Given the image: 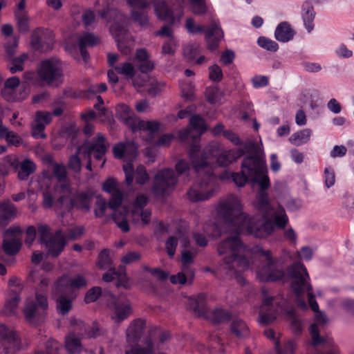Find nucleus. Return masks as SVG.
Masks as SVG:
<instances>
[{
    "label": "nucleus",
    "mask_w": 354,
    "mask_h": 354,
    "mask_svg": "<svg viewBox=\"0 0 354 354\" xmlns=\"http://www.w3.org/2000/svg\"><path fill=\"white\" fill-rule=\"evenodd\" d=\"M217 213L226 223L236 227L237 231L234 235L226 238L218 245L219 255L224 256L220 270L230 278H235L239 283L245 284V280L241 272L249 266L248 255L250 250L241 241L239 232L246 231L256 238L266 239L274 233V223L266 216H263L261 220L249 217L243 212L240 200L234 195L220 201Z\"/></svg>",
    "instance_id": "f257e3e1"
},
{
    "label": "nucleus",
    "mask_w": 354,
    "mask_h": 354,
    "mask_svg": "<svg viewBox=\"0 0 354 354\" xmlns=\"http://www.w3.org/2000/svg\"><path fill=\"white\" fill-rule=\"evenodd\" d=\"M188 154L196 172L203 177L192 185L187 194L192 202L209 199L216 190V178L211 169L212 165L225 167L243 156V151L236 149H224L218 143H210L201 151L200 145L194 144L188 150Z\"/></svg>",
    "instance_id": "f03ea898"
},
{
    "label": "nucleus",
    "mask_w": 354,
    "mask_h": 354,
    "mask_svg": "<svg viewBox=\"0 0 354 354\" xmlns=\"http://www.w3.org/2000/svg\"><path fill=\"white\" fill-rule=\"evenodd\" d=\"M254 252L263 259L257 268V277L261 281L275 282L290 280V287L297 297V305L303 310L308 308L301 295L307 292H313L309 282L310 277L304 265L300 262L293 263L288 267L283 262L272 257L271 251L257 246Z\"/></svg>",
    "instance_id": "7ed1b4c3"
},
{
    "label": "nucleus",
    "mask_w": 354,
    "mask_h": 354,
    "mask_svg": "<svg viewBox=\"0 0 354 354\" xmlns=\"http://www.w3.org/2000/svg\"><path fill=\"white\" fill-rule=\"evenodd\" d=\"M267 167L261 156H247L241 162V171L230 174L232 181L238 187H243L248 181L257 183L263 190L270 186Z\"/></svg>",
    "instance_id": "20e7f679"
},
{
    "label": "nucleus",
    "mask_w": 354,
    "mask_h": 354,
    "mask_svg": "<svg viewBox=\"0 0 354 354\" xmlns=\"http://www.w3.org/2000/svg\"><path fill=\"white\" fill-rule=\"evenodd\" d=\"M50 281L46 277L41 278L39 290L36 292L35 299L29 298L26 301L24 314L26 320L32 324H39L45 317L48 308L47 291Z\"/></svg>",
    "instance_id": "39448f33"
},
{
    "label": "nucleus",
    "mask_w": 354,
    "mask_h": 354,
    "mask_svg": "<svg viewBox=\"0 0 354 354\" xmlns=\"http://www.w3.org/2000/svg\"><path fill=\"white\" fill-rule=\"evenodd\" d=\"M39 80L48 86H59L63 82L64 66L57 57L42 60L37 68Z\"/></svg>",
    "instance_id": "423d86ee"
},
{
    "label": "nucleus",
    "mask_w": 354,
    "mask_h": 354,
    "mask_svg": "<svg viewBox=\"0 0 354 354\" xmlns=\"http://www.w3.org/2000/svg\"><path fill=\"white\" fill-rule=\"evenodd\" d=\"M113 153L115 158H124L125 163L123 165V170L125 174V180L128 185H130L134 177V170L132 162L137 157L138 146L131 141L119 142L113 148Z\"/></svg>",
    "instance_id": "0eeeda50"
},
{
    "label": "nucleus",
    "mask_w": 354,
    "mask_h": 354,
    "mask_svg": "<svg viewBox=\"0 0 354 354\" xmlns=\"http://www.w3.org/2000/svg\"><path fill=\"white\" fill-rule=\"evenodd\" d=\"M37 233L40 242L46 245L50 256L57 257L64 250L66 241L61 230H57L53 235L48 225H41L38 227Z\"/></svg>",
    "instance_id": "6e6552de"
},
{
    "label": "nucleus",
    "mask_w": 354,
    "mask_h": 354,
    "mask_svg": "<svg viewBox=\"0 0 354 354\" xmlns=\"http://www.w3.org/2000/svg\"><path fill=\"white\" fill-rule=\"evenodd\" d=\"M98 15L101 18L106 19L108 22L113 21L110 32L118 44L122 43L127 32V17L117 9L110 8L98 11Z\"/></svg>",
    "instance_id": "1a4fd4ad"
},
{
    "label": "nucleus",
    "mask_w": 354,
    "mask_h": 354,
    "mask_svg": "<svg viewBox=\"0 0 354 354\" xmlns=\"http://www.w3.org/2000/svg\"><path fill=\"white\" fill-rule=\"evenodd\" d=\"M178 182V176L171 168L163 169L154 176L152 192L156 196H165L173 191Z\"/></svg>",
    "instance_id": "9d476101"
},
{
    "label": "nucleus",
    "mask_w": 354,
    "mask_h": 354,
    "mask_svg": "<svg viewBox=\"0 0 354 354\" xmlns=\"http://www.w3.org/2000/svg\"><path fill=\"white\" fill-rule=\"evenodd\" d=\"M109 147V143L106 138L100 133L97 134L95 138L93 139L91 142L84 143L80 147L78 148L77 153H83L86 158H93L96 160H102L100 167H103L105 163L104 156Z\"/></svg>",
    "instance_id": "9b49d317"
},
{
    "label": "nucleus",
    "mask_w": 354,
    "mask_h": 354,
    "mask_svg": "<svg viewBox=\"0 0 354 354\" xmlns=\"http://www.w3.org/2000/svg\"><path fill=\"white\" fill-rule=\"evenodd\" d=\"M186 0H172V7L169 8L165 1L155 5V12L162 20H168L171 24L180 21L184 15Z\"/></svg>",
    "instance_id": "f8f14e48"
},
{
    "label": "nucleus",
    "mask_w": 354,
    "mask_h": 354,
    "mask_svg": "<svg viewBox=\"0 0 354 354\" xmlns=\"http://www.w3.org/2000/svg\"><path fill=\"white\" fill-rule=\"evenodd\" d=\"M189 127L178 132V139L181 142L192 139L193 143L190 145L189 147L194 144L199 145L198 140L207 129L205 120L199 115H194L189 118Z\"/></svg>",
    "instance_id": "ddd939ff"
},
{
    "label": "nucleus",
    "mask_w": 354,
    "mask_h": 354,
    "mask_svg": "<svg viewBox=\"0 0 354 354\" xmlns=\"http://www.w3.org/2000/svg\"><path fill=\"white\" fill-rule=\"evenodd\" d=\"M30 44L35 50L41 53L49 51L54 44L53 34L49 30L37 28L32 33Z\"/></svg>",
    "instance_id": "4468645a"
},
{
    "label": "nucleus",
    "mask_w": 354,
    "mask_h": 354,
    "mask_svg": "<svg viewBox=\"0 0 354 354\" xmlns=\"http://www.w3.org/2000/svg\"><path fill=\"white\" fill-rule=\"evenodd\" d=\"M107 304L113 312L111 318L118 324L128 318L131 314L130 305L119 300L113 295H110V299Z\"/></svg>",
    "instance_id": "2eb2a0df"
},
{
    "label": "nucleus",
    "mask_w": 354,
    "mask_h": 354,
    "mask_svg": "<svg viewBox=\"0 0 354 354\" xmlns=\"http://www.w3.org/2000/svg\"><path fill=\"white\" fill-rule=\"evenodd\" d=\"M53 174L58 181L55 188L62 193L57 201L59 203H64L68 195L71 192L70 185L68 183L66 169L64 165L53 163Z\"/></svg>",
    "instance_id": "dca6fc26"
},
{
    "label": "nucleus",
    "mask_w": 354,
    "mask_h": 354,
    "mask_svg": "<svg viewBox=\"0 0 354 354\" xmlns=\"http://www.w3.org/2000/svg\"><path fill=\"white\" fill-rule=\"evenodd\" d=\"M21 233L19 227H10L5 232V235L10 236V239H4L3 241V252L9 255L12 256L18 252L21 247V241L17 236Z\"/></svg>",
    "instance_id": "f3484780"
},
{
    "label": "nucleus",
    "mask_w": 354,
    "mask_h": 354,
    "mask_svg": "<svg viewBox=\"0 0 354 354\" xmlns=\"http://www.w3.org/2000/svg\"><path fill=\"white\" fill-rule=\"evenodd\" d=\"M86 284L87 281L82 275L78 274L73 278L64 276L57 281L56 288L71 294L73 290L86 286Z\"/></svg>",
    "instance_id": "a211bd4d"
},
{
    "label": "nucleus",
    "mask_w": 354,
    "mask_h": 354,
    "mask_svg": "<svg viewBox=\"0 0 354 354\" xmlns=\"http://www.w3.org/2000/svg\"><path fill=\"white\" fill-rule=\"evenodd\" d=\"M224 37V32L218 22L212 21L209 28L205 31V39L207 48L211 51L216 50L220 41Z\"/></svg>",
    "instance_id": "6ab92c4d"
},
{
    "label": "nucleus",
    "mask_w": 354,
    "mask_h": 354,
    "mask_svg": "<svg viewBox=\"0 0 354 354\" xmlns=\"http://www.w3.org/2000/svg\"><path fill=\"white\" fill-rule=\"evenodd\" d=\"M51 122V113L46 111H37L35 119L32 126V136L35 138H46L44 133L46 125Z\"/></svg>",
    "instance_id": "aec40b11"
},
{
    "label": "nucleus",
    "mask_w": 354,
    "mask_h": 354,
    "mask_svg": "<svg viewBox=\"0 0 354 354\" xmlns=\"http://www.w3.org/2000/svg\"><path fill=\"white\" fill-rule=\"evenodd\" d=\"M10 165L15 169H19L18 178L21 180H27L36 169L35 164L30 159H25L22 162H19L18 159L12 158L10 159Z\"/></svg>",
    "instance_id": "412c9836"
},
{
    "label": "nucleus",
    "mask_w": 354,
    "mask_h": 354,
    "mask_svg": "<svg viewBox=\"0 0 354 354\" xmlns=\"http://www.w3.org/2000/svg\"><path fill=\"white\" fill-rule=\"evenodd\" d=\"M309 330L312 338V345L313 346L315 347L320 344H325L326 348H330L326 352L317 351L316 354H334L331 349L334 344L332 339L321 337L319 335V331L317 324H311Z\"/></svg>",
    "instance_id": "4be33fe9"
},
{
    "label": "nucleus",
    "mask_w": 354,
    "mask_h": 354,
    "mask_svg": "<svg viewBox=\"0 0 354 354\" xmlns=\"http://www.w3.org/2000/svg\"><path fill=\"white\" fill-rule=\"evenodd\" d=\"M266 216L272 220L274 228L284 229L289 221L285 209L281 205H278L276 208L274 207Z\"/></svg>",
    "instance_id": "5701e85b"
},
{
    "label": "nucleus",
    "mask_w": 354,
    "mask_h": 354,
    "mask_svg": "<svg viewBox=\"0 0 354 354\" xmlns=\"http://www.w3.org/2000/svg\"><path fill=\"white\" fill-rule=\"evenodd\" d=\"M136 66L142 73H149L154 68V63L149 59L147 51L144 48L138 49L136 53Z\"/></svg>",
    "instance_id": "b1692460"
},
{
    "label": "nucleus",
    "mask_w": 354,
    "mask_h": 354,
    "mask_svg": "<svg viewBox=\"0 0 354 354\" xmlns=\"http://www.w3.org/2000/svg\"><path fill=\"white\" fill-rule=\"evenodd\" d=\"M145 322L141 319H135L127 330V338L129 342L137 343L145 329Z\"/></svg>",
    "instance_id": "393cba45"
},
{
    "label": "nucleus",
    "mask_w": 354,
    "mask_h": 354,
    "mask_svg": "<svg viewBox=\"0 0 354 354\" xmlns=\"http://www.w3.org/2000/svg\"><path fill=\"white\" fill-rule=\"evenodd\" d=\"M55 290L57 313L62 315H66L72 309V299L69 297L71 294L65 291H60L56 288Z\"/></svg>",
    "instance_id": "a878e982"
},
{
    "label": "nucleus",
    "mask_w": 354,
    "mask_h": 354,
    "mask_svg": "<svg viewBox=\"0 0 354 354\" xmlns=\"http://www.w3.org/2000/svg\"><path fill=\"white\" fill-rule=\"evenodd\" d=\"M295 35V31L287 21H283L278 24L274 31V37L279 42L286 43L292 40Z\"/></svg>",
    "instance_id": "bb28decb"
},
{
    "label": "nucleus",
    "mask_w": 354,
    "mask_h": 354,
    "mask_svg": "<svg viewBox=\"0 0 354 354\" xmlns=\"http://www.w3.org/2000/svg\"><path fill=\"white\" fill-rule=\"evenodd\" d=\"M301 15L305 28L308 32H311L314 28L313 21L315 17V12L311 2L305 1L303 3Z\"/></svg>",
    "instance_id": "cd10ccee"
},
{
    "label": "nucleus",
    "mask_w": 354,
    "mask_h": 354,
    "mask_svg": "<svg viewBox=\"0 0 354 354\" xmlns=\"http://www.w3.org/2000/svg\"><path fill=\"white\" fill-rule=\"evenodd\" d=\"M117 117L124 124L132 129L136 125L134 112L124 104H119L116 108Z\"/></svg>",
    "instance_id": "c85d7f7f"
},
{
    "label": "nucleus",
    "mask_w": 354,
    "mask_h": 354,
    "mask_svg": "<svg viewBox=\"0 0 354 354\" xmlns=\"http://www.w3.org/2000/svg\"><path fill=\"white\" fill-rule=\"evenodd\" d=\"M92 198V194L88 192H77L73 196L71 203L77 209L88 211Z\"/></svg>",
    "instance_id": "c756f323"
},
{
    "label": "nucleus",
    "mask_w": 354,
    "mask_h": 354,
    "mask_svg": "<svg viewBox=\"0 0 354 354\" xmlns=\"http://www.w3.org/2000/svg\"><path fill=\"white\" fill-rule=\"evenodd\" d=\"M64 347L68 354H80L83 351L81 339L71 333L65 337Z\"/></svg>",
    "instance_id": "7c9ffc66"
},
{
    "label": "nucleus",
    "mask_w": 354,
    "mask_h": 354,
    "mask_svg": "<svg viewBox=\"0 0 354 354\" xmlns=\"http://www.w3.org/2000/svg\"><path fill=\"white\" fill-rule=\"evenodd\" d=\"M15 207L10 201L0 203V224H7L15 216Z\"/></svg>",
    "instance_id": "2f4dec72"
},
{
    "label": "nucleus",
    "mask_w": 354,
    "mask_h": 354,
    "mask_svg": "<svg viewBox=\"0 0 354 354\" xmlns=\"http://www.w3.org/2000/svg\"><path fill=\"white\" fill-rule=\"evenodd\" d=\"M127 209L124 207L120 210H114L111 215V218L117 226L125 233L130 230L127 218Z\"/></svg>",
    "instance_id": "473e14b6"
},
{
    "label": "nucleus",
    "mask_w": 354,
    "mask_h": 354,
    "mask_svg": "<svg viewBox=\"0 0 354 354\" xmlns=\"http://www.w3.org/2000/svg\"><path fill=\"white\" fill-rule=\"evenodd\" d=\"M230 330L239 338H245L250 335L248 326L241 319L236 318L233 319L230 326Z\"/></svg>",
    "instance_id": "72a5a7b5"
},
{
    "label": "nucleus",
    "mask_w": 354,
    "mask_h": 354,
    "mask_svg": "<svg viewBox=\"0 0 354 354\" xmlns=\"http://www.w3.org/2000/svg\"><path fill=\"white\" fill-rule=\"evenodd\" d=\"M311 134L312 131L310 129H304L292 133L289 138V141L295 146H301L310 140Z\"/></svg>",
    "instance_id": "f704fd0d"
},
{
    "label": "nucleus",
    "mask_w": 354,
    "mask_h": 354,
    "mask_svg": "<svg viewBox=\"0 0 354 354\" xmlns=\"http://www.w3.org/2000/svg\"><path fill=\"white\" fill-rule=\"evenodd\" d=\"M265 191L266 190L261 189V192L259 193L257 200L255 203L256 208L263 212V216H266L268 212L274 208L270 205L268 195Z\"/></svg>",
    "instance_id": "c9c22d12"
},
{
    "label": "nucleus",
    "mask_w": 354,
    "mask_h": 354,
    "mask_svg": "<svg viewBox=\"0 0 354 354\" xmlns=\"http://www.w3.org/2000/svg\"><path fill=\"white\" fill-rule=\"evenodd\" d=\"M153 343L151 338L147 337L145 340V346L135 345L125 351V354H153Z\"/></svg>",
    "instance_id": "e433bc0d"
},
{
    "label": "nucleus",
    "mask_w": 354,
    "mask_h": 354,
    "mask_svg": "<svg viewBox=\"0 0 354 354\" xmlns=\"http://www.w3.org/2000/svg\"><path fill=\"white\" fill-rule=\"evenodd\" d=\"M207 316L215 324L225 323L231 319L230 313L222 308H216L212 310Z\"/></svg>",
    "instance_id": "4c0bfd02"
},
{
    "label": "nucleus",
    "mask_w": 354,
    "mask_h": 354,
    "mask_svg": "<svg viewBox=\"0 0 354 354\" xmlns=\"http://www.w3.org/2000/svg\"><path fill=\"white\" fill-rule=\"evenodd\" d=\"M131 215L133 223H141L142 225H146L150 222L151 212L148 209H136L132 210Z\"/></svg>",
    "instance_id": "58836bf2"
},
{
    "label": "nucleus",
    "mask_w": 354,
    "mask_h": 354,
    "mask_svg": "<svg viewBox=\"0 0 354 354\" xmlns=\"http://www.w3.org/2000/svg\"><path fill=\"white\" fill-rule=\"evenodd\" d=\"M205 295L200 294L196 298L189 299V307L198 315H204L205 311Z\"/></svg>",
    "instance_id": "ea45409f"
},
{
    "label": "nucleus",
    "mask_w": 354,
    "mask_h": 354,
    "mask_svg": "<svg viewBox=\"0 0 354 354\" xmlns=\"http://www.w3.org/2000/svg\"><path fill=\"white\" fill-rule=\"evenodd\" d=\"M308 303L311 309L315 313V320L319 324H324L327 322V317L323 312L319 311V305L315 299L313 292H308Z\"/></svg>",
    "instance_id": "a19ab883"
},
{
    "label": "nucleus",
    "mask_w": 354,
    "mask_h": 354,
    "mask_svg": "<svg viewBox=\"0 0 354 354\" xmlns=\"http://www.w3.org/2000/svg\"><path fill=\"white\" fill-rule=\"evenodd\" d=\"M0 336L15 347L19 345V337L16 333L10 330L2 324H0Z\"/></svg>",
    "instance_id": "79ce46f5"
},
{
    "label": "nucleus",
    "mask_w": 354,
    "mask_h": 354,
    "mask_svg": "<svg viewBox=\"0 0 354 354\" xmlns=\"http://www.w3.org/2000/svg\"><path fill=\"white\" fill-rule=\"evenodd\" d=\"M201 53V46L198 44L192 43L183 48V55L188 62L194 61Z\"/></svg>",
    "instance_id": "37998d69"
},
{
    "label": "nucleus",
    "mask_w": 354,
    "mask_h": 354,
    "mask_svg": "<svg viewBox=\"0 0 354 354\" xmlns=\"http://www.w3.org/2000/svg\"><path fill=\"white\" fill-rule=\"evenodd\" d=\"M160 128V123L156 121H145L140 120L138 122L137 126H134L133 130L138 129L142 131H146L152 134L157 132Z\"/></svg>",
    "instance_id": "c03bdc74"
},
{
    "label": "nucleus",
    "mask_w": 354,
    "mask_h": 354,
    "mask_svg": "<svg viewBox=\"0 0 354 354\" xmlns=\"http://www.w3.org/2000/svg\"><path fill=\"white\" fill-rule=\"evenodd\" d=\"M117 73L124 75L127 78H133L136 75V71L132 64L129 62H123L114 67Z\"/></svg>",
    "instance_id": "a18cd8bd"
},
{
    "label": "nucleus",
    "mask_w": 354,
    "mask_h": 354,
    "mask_svg": "<svg viewBox=\"0 0 354 354\" xmlns=\"http://www.w3.org/2000/svg\"><path fill=\"white\" fill-rule=\"evenodd\" d=\"M97 266L99 269L103 270L113 268L112 260L108 249H104L99 254Z\"/></svg>",
    "instance_id": "49530a36"
},
{
    "label": "nucleus",
    "mask_w": 354,
    "mask_h": 354,
    "mask_svg": "<svg viewBox=\"0 0 354 354\" xmlns=\"http://www.w3.org/2000/svg\"><path fill=\"white\" fill-rule=\"evenodd\" d=\"M189 8L194 15H203L207 12L205 0H189Z\"/></svg>",
    "instance_id": "de8ad7c7"
},
{
    "label": "nucleus",
    "mask_w": 354,
    "mask_h": 354,
    "mask_svg": "<svg viewBox=\"0 0 354 354\" xmlns=\"http://www.w3.org/2000/svg\"><path fill=\"white\" fill-rule=\"evenodd\" d=\"M15 15L19 31L22 33L27 32L29 30V19L27 15L24 12H15Z\"/></svg>",
    "instance_id": "09e8293b"
},
{
    "label": "nucleus",
    "mask_w": 354,
    "mask_h": 354,
    "mask_svg": "<svg viewBox=\"0 0 354 354\" xmlns=\"http://www.w3.org/2000/svg\"><path fill=\"white\" fill-rule=\"evenodd\" d=\"M131 17L133 21L138 22L142 27H147L149 24L147 13L143 10H136L133 9L131 11Z\"/></svg>",
    "instance_id": "8fccbe9b"
},
{
    "label": "nucleus",
    "mask_w": 354,
    "mask_h": 354,
    "mask_svg": "<svg viewBox=\"0 0 354 354\" xmlns=\"http://www.w3.org/2000/svg\"><path fill=\"white\" fill-rule=\"evenodd\" d=\"M257 44L262 48L269 51L276 52L279 49V44L266 37H259L257 40Z\"/></svg>",
    "instance_id": "3c124183"
},
{
    "label": "nucleus",
    "mask_w": 354,
    "mask_h": 354,
    "mask_svg": "<svg viewBox=\"0 0 354 354\" xmlns=\"http://www.w3.org/2000/svg\"><path fill=\"white\" fill-rule=\"evenodd\" d=\"M20 301L19 292L11 290L10 299L6 304V309L9 310V314L12 315L15 313L17 307Z\"/></svg>",
    "instance_id": "603ef678"
},
{
    "label": "nucleus",
    "mask_w": 354,
    "mask_h": 354,
    "mask_svg": "<svg viewBox=\"0 0 354 354\" xmlns=\"http://www.w3.org/2000/svg\"><path fill=\"white\" fill-rule=\"evenodd\" d=\"M122 201V192L119 189H115L113 192L109 202H107L109 204V208L113 211L117 210V209L121 205Z\"/></svg>",
    "instance_id": "864d4df0"
},
{
    "label": "nucleus",
    "mask_w": 354,
    "mask_h": 354,
    "mask_svg": "<svg viewBox=\"0 0 354 354\" xmlns=\"http://www.w3.org/2000/svg\"><path fill=\"white\" fill-rule=\"evenodd\" d=\"M236 150H241L243 156L245 153H250L249 156H260V147L259 145L252 141H248L243 143V147L237 149Z\"/></svg>",
    "instance_id": "5fc2aeb1"
},
{
    "label": "nucleus",
    "mask_w": 354,
    "mask_h": 354,
    "mask_svg": "<svg viewBox=\"0 0 354 354\" xmlns=\"http://www.w3.org/2000/svg\"><path fill=\"white\" fill-rule=\"evenodd\" d=\"M288 319L290 322V324L292 330L296 333H299L301 331V326L300 320L297 314V311L292 308L287 311L286 313Z\"/></svg>",
    "instance_id": "6e6d98bb"
},
{
    "label": "nucleus",
    "mask_w": 354,
    "mask_h": 354,
    "mask_svg": "<svg viewBox=\"0 0 354 354\" xmlns=\"http://www.w3.org/2000/svg\"><path fill=\"white\" fill-rule=\"evenodd\" d=\"M117 287H123L125 289H129L131 287V283L129 277H127L124 268L123 266L120 267L118 276L116 277Z\"/></svg>",
    "instance_id": "4d7b16f0"
},
{
    "label": "nucleus",
    "mask_w": 354,
    "mask_h": 354,
    "mask_svg": "<svg viewBox=\"0 0 354 354\" xmlns=\"http://www.w3.org/2000/svg\"><path fill=\"white\" fill-rule=\"evenodd\" d=\"M99 42L98 38L92 33H84L79 39V44L85 47L93 46Z\"/></svg>",
    "instance_id": "13d9d810"
},
{
    "label": "nucleus",
    "mask_w": 354,
    "mask_h": 354,
    "mask_svg": "<svg viewBox=\"0 0 354 354\" xmlns=\"http://www.w3.org/2000/svg\"><path fill=\"white\" fill-rule=\"evenodd\" d=\"M107 207H109V204L102 197H98L96 201L95 208L94 209L95 216L97 218L103 217Z\"/></svg>",
    "instance_id": "bf43d9fd"
},
{
    "label": "nucleus",
    "mask_w": 354,
    "mask_h": 354,
    "mask_svg": "<svg viewBox=\"0 0 354 354\" xmlns=\"http://www.w3.org/2000/svg\"><path fill=\"white\" fill-rule=\"evenodd\" d=\"M27 57V55L24 53L20 56L14 58L12 59V66L10 68V73L14 74L19 71H22L24 70V63Z\"/></svg>",
    "instance_id": "052dcab7"
},
{
    "label": "nucleus",
    "mask_w": 354,
    "mask_h": 354,
    "mask_svg": "<svg viewBox=\"0 0 354 354\" xmlns=\"http://www.w3.org/2000/svg\"><path fill=\"white\" fill-rule=\"evenodd\" d=\"M59 344L55 339H50L46 343V351H38L35 354H58Z\"/></svg>",
    "instance_id": "680f3d73"
},
{
    "label": "nucleus",
    "mask_w": 354,
    "mask_h": 354,
    "mask_svg": "<svg viewBox=\"0 0 354 354\" xmlns=\"http://www.w3.org/2000/svg\"><path fill=\"white\" fill-rule=\"evenodd\" d=\"M195 254V251L192 252L189 250H184L183 251L181 261L183 266V272H186L189 269V266L193 263Z\"/></svg>",
    "instance_id": "e2e57ef3"
},
{
    "label": "nucleus",
    "mask_w": 354,
    "mask_h": 354,
    "mask_svg": "<svg viewBox=\"0 0 354 354\" xmlns=\"http://www.w3.org/2000/svg\"><path fill=\"white\" fill-rule=\"evenodd\" d=\"M102 295V289L100 287L95 286L89 289L84 297V301L86 304L95 301Z\"/></svg>",
    "instance_id": "0e129e2a"
},
{
    "label": "nucleus",
    "mask_w": 354,
    "mask_h": 354,
    "mask_svg": "<svg viewBox=\"0 0 354 354\" xmlns=\"http://www.w3.org/2000/svg\"><path fill=\"white\" fill-rule=\"evenodd\" d=\"M275 349L277 354H293L295 350V344L293 341H289L284 345L283 349H281L279 341L276 339Z\"/></svg>",
    "instance_id": "69168bd1"
},
{
    "label": "nucleus",
    "mask_w": 354,
    "mask_h": 354,
    "mask_svg": "<svg viewBox=\"0 0 354 354\" xmlns=\"http://www.w3.org/2000/svg\"><path fill=\"white\" fill-rule=\"evenodd\" d=\"M149 176L145 167L142 165L138 166L136 171V183L139 185H144L149 180Z\"/></svg>",
    "instance_id": "338daca9"
},
{
    "label": "nucleus",
    "mask_w": 354,
    "mask_h": 354,
    "mask_svg": "<svg viewBox=\"0 0 354 354\" xmlns=\"http://www.w3.org/2000/svg\"><path fill=\"white\" fill-rule=\"evenodd\" d=\"M185 27L188 32L196 35L204 32V27L200 25H196L193 18H187L185 23Z\"/></svg>",
    "instance_id": "774afa93"
}]
</instances>
